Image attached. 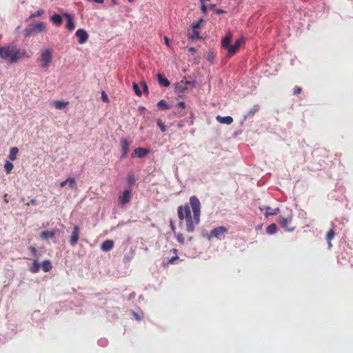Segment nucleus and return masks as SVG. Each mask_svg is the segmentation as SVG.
Segmentation results:
<instances>
[{
  "label": "nucleus",
  "mask_w": 353,
  "mask_h": 353,
  "mask_svg": "<svg viewBox=\"0 0 353 353\" xmlns=\"http://www.w3.org/2000/svg\"><path fill=\"white\" fill-rule=\"evenodd\" d=\"M179 220L186 221V231L192 233L200 221V201L196 196L190 197V203L178 207Z\"/></svg>",
  "instance_id": "1"
},
{
  "label": "nucleus",
  "mask_w": 353,
  "mask_h": 353,
  "mask_svg": "<svg viewBox=\"0 0 353 353\" xmlns=\"http://www.w3.org/2000/svg\"><path fill=\"white\" fill-rule=\"evenodd\" d=\"M0 58L10 64H15L21 60L29 59L30 54L24 48L14 43H8L0 47Z\"/></svg>",
  "instance_id": "2"
},
{
  "label": "nucleus",
  "mask_w": 353,
  "mask_h": 353,
  "mask_svg": "<svg viewBox=\"0 0 353 353\" xmlns=\"http://www.w3.org/2000/svg\"><path fill=\"white\" fill-rule=\"evenodd\" d=\"M39 67L43 70L49 68L52 62V51L49 48L42 50L39 56Z\"/></svg>",
  "instance_id": "3"
},
{
  "label": "nucleus",
  "mask_w": 353,
  "mask_h": 353,
  "mask_svg": "<svg viewBox=\"0 0 353 353\" xmlns=\"http://www.w3.org/2000/svg\"><path fill=\"white\" fill-rule=\"evenodd\" d=\"M45 29L44 23H37L31 25L28 29L25 30V37L32 35L34 33H40Z\"/></svg>",
  "instance_id": "4"
},
{
  "label": "nucleus",
  "mask_w": 353,
  "mask_h": 353,
  "mask_svg": "<svg viewBox=\"0 0 353 353\" xmlns=\"http://www.w3.org/2000/svg\"><path fill=\"white\" fill-rule=\"evenodd\" d=\"M52 22H73V17L68 13H63L62 14H54L50 18Z\"/></svg>",
  "instance_id": "5"
},
{
  "label": "nucleus",
  "mask_w": 353,
  "mask_h": 353,
  "mask_svg": "<svg viewBox=\"0 0 353 353\" xmlns=\"http://www.w3.org/2000/svg\"><path fill=\"white\" fill-rule=\"evenodd\" d=\"M278 223L281 225V228H284V230L289 232L294 230V227L291 225V216L288 218L281 216L278 218Z\"/></svg>",
  "instance_id": "6"
},
{
  "label": "nucleus",
  "mask_w": 353,
  "mask_h": 353,
  "mask_svg": "<svg viewBox=\"0 0 353 353\" xmlns=\"http://www.w3.org/2000/svg\"><path fill=\"white\" fill-rule=\"evenodd\" d=\"M200 26L201 23H195L192 26V28L188 30V39L191 41H196L197 39H200V36H199L198 29L200 28Z\"/></svg>",
  "instance_id": "7"
},
{
  "label": "nucleus",
  "mask_w": 353,
  "mask_h": 353,
  "mask_svg": "<svg viewBox=\"0 0 353 353\" xmlns=\"http://www.w3.org/2000/svg\"><path fill=\"white\" fill-rule=\"evenodd\" d=\"M227 233V228L224 226H218L216 228L212 229L209 234V238H219L223 234Z\"/></svg>",
  "instance_id": "8"
},
{
  "label": "nucleus",
  "mask_w": 353,
  "mask_h": 353,
  "mask_svg": "<svg viewBox=\"0 0 353 353\" xmlns=\"http://www.w3.org/2000/svg\"><path fill=\"white\" fill-rule=\"evenodd\" d=\"M79 240V227L74 226L73 227L72 233H71V236H70V245L74 247L78 243Z\"/></svg>",
  "instance_id": "9"
},
{
  "label": "nucleus",
  "mask_w": 353,
  "mask_h": 353,
  "mask_svg": "<svg viewBox=\"0 0 353 353\" xmlns=\"http://www.w3.org/2000/svg\"><path fill=\"white\" fill-rule=\"evenodd\" d=\"M131 199V191L125 190L123 191L122 195L119 197V203L121 205H125L130 202Z\"/></svg>",
  "instance_id": "10"
},
{
  "label": "nucleus",
  "mask_w": 353,
  "mask_h": 353,
  "mask_svg": "<svg viewBox=\"0 0 353 353\" xmlns=\"http://www.w3.org/2000/svg\"><path fill=\"white\" fill-rule=\"evenodd\" d=\"M149 153V150L143 148H137L132 152V157L143 158Z\"/></svg>",
  "instance_id": "11"
},
{
  "label": "nucleus",
  "mask_w": 353,
  "mask_h": 353,
  "mask_svg": "<svg viewBox=\"0 0 353 353\" xmlns=\"http://www.w3.org/2000/svg\"><path fill=\"white\" fill-rule=\"evenodd\" d=\"M129 146L130 143L129 141L123 138L122 140H121V148H122V156H121V158L124 159L128 155V152H129Z\"/></svg>",
  "instance_id": "12"
},
{
  "label": "nucleus",
  "mask_w": 353,
  "mask_h": 353,
  "mask_svg": "<svg viewBox=\"0 0 353 353\" xmlns=\"http://www.w3.org/2000/svg\"><path fill=\"white\" fill-rule=\"evenodd\" d=\"M76 37L79 38V44H83L88 40V33L83 29H79L76 31Z\"/></svg>",
  "instance_id": "13"
},
{
  "label": "nucleus",
  "mask_w": 353,
  "mask_h": 353,
  "mask_svg": "<svg viewBox=\"0 0 353 353\" xmlns=\"http://www.w3.org/2000/svg\"><path fill=\"white\" fill-rule=\"evenodd\" d=\"M170 252L174 254L172 258L168 259L165 261H163V267H168V265L173 263L174 261L179 260V256H177V250L175 248H172L170 250Z\"/></svg>",
  "instance_id": "14"
},
{
  "label": "nucleus",
  "mask_w": 353,
  "mask_h": 353,
  "mask_svg": "<svg viewBox=\"0 0 353 353\" xmlns=\"http://www.w3.org/2000/svg\"><path fill=\"white\" fill-rule=\"evenodd\" d=\"M222 48L225 49L227 50V54H228V57H231L234 55L238 50L240 48V46H230V44H227V47H222Z\"/></svg>",
  "instance_id": "15"
},
{
  "label": "nucleus",
  "mask_w": 353,
  "mask_h": 353,
  "mask_svg": "<svg viewBox=\"0 0 353 353\" xmlns=\"http://www.w3.org/2000/svg\"><path fill=\"white\" fill-rule=\"evenodd\" d=\"M113 249V241L106 240L101 243V250L104 252H108Z\"/></svg>",
  "instance_id": "16"
},
{
  "label": "nucleus",
  "mask_w": 353,
  "mask_h": 353,
  "mask_svg": "<svg viewBox=\"0 0 353 353\" xmlns=\"http://www.w3.org/2000/svg\"><path fill=\"white\" fill-rule=\"evenodd\" d=\"M334 236H336L334 230L333 228H331L330 230L326 233L325 236L326 242H327V247H329V249H331L332 248L331 241L334 238Z\"/></svg>",
  "instance_id": "17"
},
{
  "label": "nucleus",
  "mask_w": 353,
  "mask_h": 353,
  "mask_svg": "<svg viewBox=\"0 0 353 353\" xmlns=\"http://www.w3.org/2000/svg\"><path fill=\"white\" fill-rule=\"evenodd\" d=\"M157 81L158 84L162 87L167 88L170 85V81H168V79L163 77V74L160 73L157 74Z\"/></svg>",
  "instance_id": "18"
},
{
  "label": "nucleus",
  "mask_w": 353,
  "mask_h": 353,
  "mask_svg": "<svg viewBox=\"0 0 353 353\" xmlns=\"http://www.w3.org/2000/svg\"><path fill=\"white\" fill-rule=\"evenodd\" d=\"M67 185H69L70 189L75 188V180L72 178H68L66 180L60 182V187L61 188Z\"/></svg>",
  "instance_id": "19"
},
{
  "label": "nucleus",
  "mask_w": 353,
  "mask_h": 353,
  "mask_svg": "<svg viewBox=\"0 0 353 353\" xmlns=\"http://www.w3.org/2000/svg\"><path fill=\"white\" fill-rule=\"evenodd\" d=\"M68 105V101H53V107L57 110H63Z\"/></svg>",
  "instance_id": "20"
},
{
  "label": "nucleus",
  "mask_w": 353,
  "mask_h": 353,
  "mask_svg": "<svg viewBox=\"0 0 353 353\" xmlns=\"http://www.w3.org/2000/svg\"><path fill=\"white\" fill-rule=\"evenodd\" d=\"M216 121H219V123H220L230 125L232 123V118L230 116H227V117L217 116Z\"/></svg>",
  "instance_id": "21"
},
{
  "label": "nucleus",
  "mask_w": 353,
  "mask_h": 353,
  "mask_svg": "<svg viewBox=\"0 0 353 353\" xmlns=\"http://www.w3.org/2000/svg\"><path fill=\"white\" fill-rule=\"evenodd\" d=\"M232 38V32H227L226 36H225V37L222 38L221 47H227V45L230 44Z\"/></svg>",
  "instance_id": "22"
},
{
  "label": "nucleus",
  "mask_w": 353,
  "mask_h": 353,
  "mask_svg": "<svg viewBox=\"0 0 353 353\" xmlns=\"http://www.w3.org/2000/svg\"><path fill=\"white\" fill-rule=\"evenodd\" d=\"M54 236V230L43 231L39 234V237L42 239H53Z\"/></svg>",
  "instance_id": "23"
},
{
  "label": "nucleus",
  "mask_w": 353,
  "mask_h": 353,
  "mask_svg": "<svg viewBox=\"0 0 353 353\" xmlns=\"http://www.w3.org/2000/svg\"><path fill=\"white\" fill-rule=\"evenodd\" d=\"M265 210H266V213H265V216H266V217L270 216H274L277 213H279L278 208H272L269 206H267L266 208H265Z\"/></svg>",
  "instance_id": "24"
},
{
  "label": "nucleus",
  "mask_w": 353,
  "mask_h": 353,
  "mask_svg": "<svg viewBox=\"0 0 353 353\" xmlns=\"http://www.w3.org/2000/svg\"><path fill=\"white\" fill-rule=\"evenodd\" d=\"M39 267L42 268L44 272H49L52 266L51 265V262L49 260H46L42 262V263L39 264Z\"/></svg>",
  "instance_id": "25"
},
{
  "label": "nucleus",
  "mask_w": 353,
  "mask_h": 353,
  "mask_svg": "<svg viewBox=\"0 0 353 353\" xmlns=\"http://www.w3.org/2000/svg\"><path fill=\"white\" fill-rule=\"evenodd\" d=\"M39 263L37 261L34 260V262H32V265L30 266V272L32 274H37L39 272Z\"/></svg>",
  "instance_id": "26"
},
{
  "label": "nucleus",
  "mask_w": 353,
  "mask_h": 353,
  "mask_svg": "<svg viewBox=\"0 0 353 353\" xmlns=\"http://www.w3.org/2000/svg\"><path fill=\"white\" fill-rule=\"evenodd\" d=\"M17 152H19V149H17V148L13 147L10 148V156H8V158H10V161H14L16 159V155L17 154Z\"/></svg>",
  "instance_id": "27"
},
{
  "label": "nucleus",
  "mask_w": 353,
  "mask_h": 353,
  "mask_svg": "<svg viewBox=\"0 0 353 353\" xmlns=\"http://www.w3.org/2000/svg\"><path fill=\"white\" fill-rule=\"evenodd\" d=\"M266 232L270 235L275 234V232H276V225L274 223L268 225V226L266 228Z\"/></svg>",
  "instance_id": "28"
},
{
  "label": "nucleus",
  "mask_w": 353,
  "mask_h": 353,
  "mask_svg": "<svg viewBox=\"0 0 353 353\" xmlns=\"http://www.w3.org/2000/svg\"><path fill=\"white\" fill-rule=\"evenodd\" d=\"M13 168L14 165L10 161H6V163H4V172H6V174H10Z\"/></svg>",
  "instance_id": "29"
},
{
  "label": "nucleus",
  "mask_w": 353,
  "mask_h": 353,
  "mask_svg": "<svg viewBox=\"0 0 353 353\" xmlns=\"http://www.w3.org/2000/svg\"><path fill=\"white\" fill-rule=\"evenodd\" d=\"M157 108L161 110L170 109V106L164 100L159 101V102L157 103Z\"/></svg>",
  "instance_id": "30"
},
{
  "label": "nucleus",
  "mask_w": 353,
  "mask_h": 353,
  "mask_svg": "<svg viewBox=\"0 0 353 353\" xmlns=\"http://www.w3.org/2000/svg\"><path fill=\"white\" fill-rule=\"evenodd\" d=\"M259 110V105H255L248 112L247 117H252Z\"/></svg>",
  "instance_id": "31"
},
{
  "label": "nucleus",
  "mask_w": 353,
  "mask_h": 353,
  "mask_svg": "<svg viewBox=\"0 0 353 353\" xmlns=\"http://www.w3.org/2000/svg\"><path fill=\"white\" fill-rule=\"evenodd\" d=\"M132 90H134V92H135V94L138 97H140L142 94L141 90L139 88V85L136 83H132Z\"/></svg>",
  "instance_id": "32"
},
{
  "label": "nucleus",
  "mask_w": 353,
  "mask_h": 353,
  "mask_svg": "<svg viewBox=\"0 0 353 353\" xmlns=\"http://www.w3.org/2000/svg\"><path fill=\"white\" fill-rule=\"evenodd\" d=\"M157 126H158V128H159V129H161V132H166V126L165 125H163V121L160 119H157Z\"/></svg>",
  "instance_id": "33"
},
{
  "label": "nucleus",
  "mask_w": 353,
  "mask_h": 353,
  "mask_svg": "<svg viewBox=\"0 0 353 353\" xmlns=\"http://www.w3.org/2000/svg\"><path fill=\"white\" fill-rule=\"evenodd\" d=\"M243 42H245V40H243V38L241 37V38L238 39L237 40H236V41H234V43H233V45H231V46L241 47V45L243 44Z\"/></svg>",
  "instance_id": "34"
},
{
  "label": "nucleus",
  "mask_w": 353,
  "mask_h": 353,
  "mask_svg": "<svg viewBox=\"0 0 353 353\" xmlns=\"http://www.w3.org/2000/svg\"><path fill=\"white\" fill-rule=\"evenodd\" d=\"M127 182L129 185H133L134 183V176L132 174L127 176Z\"/></svg>",
  "instance_id": "35"
},
{
  "label": "nucleus",
  "mask_w": 353,
  "mask_h": 353,
  "mask_svg": "<svg viewBox=\"0 0 353 353\" xmlns=\"http://www.w3.org/2000/svg\"><path fill=\"white\" fill-rule=\"evenodd\" d=\"M176 241L181 245L184 244V238L181 233H179L178 235H176Z\"/></svg>",
  "instance_id": "36"
},
{
  "label": "nucleus",
  "mask_w": 353,
  "mask_h": 353,
  "mask_svg": "<svg viewBox=\"0 0 353 353\" xmlns=\"http://www.w3.org/2000/svg\"><path fill=\"white\" fill-rule=\"evenodd\" d=\"M43 13H44V10L42 9H40V10H37L36 12L32 14L30 17L31 18V17H39V16L42 15Z\"/></svg>",
  "instance_id": "37"
},
{
  "label": "nucleus",
  "mask_w": 353,
  "mask_h": 353,
  "mask_svg": "<svg viewBox=\"0 0 353 353\" xmlns=\"http://www.w3.org/2000/svg\"><path fill=\"white\" fill-rule=\"evenodd\" d=\"M141 85H143V93L148 94V87H147V84L145 83V82L143 81V83H141Z\"/></svg>",
  "instance_id": "38"
},
{
  "label": "nucleus",
  "mask_w": 353,
  "mask_h": 353,
  "mask_svg": "<svg viewBox=\"0 0 353 353\" xmlns=\"http://www.w3.org/2000/svg\"><path fill=\"white\" fill-rule=\"evenodd\" d=\"M101 100H103V103L108 102V97H107V94H105L104 92H101Z\"/></svg>",
  "instance_id": "39"
},
{
  "label": "nucleus",
  "mask_w": 353,
  "mask_h": 353,
  "mask_svg": "<svg viewBox=\"0 0 353 353\" xmlns=\"http://www.w3.org/2000/svg\"><path fill=\"white\" fill-rule=\"evenodd\" d=\"M181 84H183V81H181V83H179L178 85H176V88H178V90L180 92H182L185 90V87H182V85H181Z\"/></svg>",
  "instance_id": "40"
},
{
  "label": "nucleus",
  "mask_w": 353,
  "mask_h": 353,
  "mask_svg": "<svg viewBox=\"0 0 353 353\" xmlns=\"http://www.w3.org/2000/svg\"><path fill=\"white\" fill-rule=\"evenodd\" d=\"M29 250L32 253V255L35 256L37 254V249L34 246H30Z\"/></svg>",
  "instance_id": "41"
},
{
  "label": "nucleus",
  "mask_w": 353,
  "mask_h": 353,
  "mask_svg": "<svg viewBox=\"0 0 353 353\" xmlns=\"http://www.w3.org/2000/svg\"><path fill=\"white\" fill-rule=\"evenodd\" d=\"M301 92V88L300 87H297L294 90V95L299 94Z\"/></svg>",
  "instance_id": "42"
},
{
  "label": "nucleus",
  "mask_w": 353,
  "mask_h": 353,
  "mask_svg": "<svg viewBox=\"0 0 353 353\" xmlns=\"http://www.w3.org/2000/svg\"><path fill=\"white\" fill-rule=\"evenodd\" d=\"M66 28L68 30H72L74 28V23H66Z\"/></svg>",
  "instance_id": "43"
},
{
  "label": "nucleus",
  "mask_w": 353,
  "mask_h": 353,
  "mask_svg": "<svg viewBox=\"0 0 353 353\" xmlns=\"http://www.w3.org/2000/svg\"><path fill=\"white\" fill-rule=\"evenodd\" d=\"M185 107V105H184L183 102L178 103V105H176V108H178L184 109Z\"/></svg>",
  "instance_id": "44"
},
{
  "label": "nucleus",
  "mask_w": 353,
  "mask_h": 353,
  "mask_svg": "<svg viewBox=\"0 0 353 353\" xmlns=\"http://www.w3.org/2000/svg\"><path fill=\"white\" fill-rule=\"evenodd\" d=\"M36 203H37V201L35 199H31V200H30V202L28 203V204H26V205H34Z\"/></svg>",
  "instance_id": "45"
},
{
  "label": "nucleus",
  "mask_w": 353,
  "mask_h": 353,
  "mask_svg": "<svg viewBox=\"0 0 353 353\" xmlns=\"http://www.w3.org/2000/svg\"><path fill=\"white\" fill-rule=\"evenodd\" d=\"M164 43L168 47V38L167 36H164Z\"/></svg>",
  "instance_id": "46"
},
{
  "label": "nucleus",
  "mask_w": 353,
  "mask_h": 353,
  "mask_svg": "<svg viewBox=\"0 0 353 353\" xmlns=\"http://www.w3.org/2000/svg\"><path fill=\"white\" fill-rule=\"evenodd\" d=\"M188 52H190L191 53H194L195 52V48H194L193 47H191V48H188Z\"/></svg>",
  "instance_id": "47"
},
{
  "label": "nucleus",
  "mask_w": 353,
  "mask_h": 353,
  "mask_svg": "<svg viewBox=\"0 0 353 353\" xmlns=\"http://www.w3.org/2000/svg\"><path fill=\"white\" fill-rule=\"evenodd\" d=\"M175 114H178L179 117H181V116L184 115V112H181L180 111L175 112Z\"/></svg>",
  "instance_id": "48"
},
{
  "label": "nucleus",
  "mask_w": 353,
  "mask_h": 353,
  "mask_svg": "<svg viewBox=\"0 0 353 353\" xmlns=\"http://www.w3.org/2000/svg\"><path fill=\"white\" fill-rule=\"evenodd\" d=\"M92 1L97 3H102L103 2V0H92Z\"/></svg>",
  "instance_id": "49"
},
{
  "label": "nucleus",
  "mask_w": 353,
  "mask_h": 353,
  "mask_svg": "<svg viewBox=\"0 0 353 353\" xmlns=\"http://www.w3.org/2000/svg\"><path fill=\"white\" fill-rule=\"evenodd\" d=\"M182 127H183V123H182V122L179 123H178V128H182Z\"/></svg>",
  "instance_id": "50"
},
{
  "label": "nucleus",
  "mask_w": 353,
  "mask_h": 353,
  "mask_svg": "<svg viewBox=\"0 0 353 353\" xmlns=\"http://www.w3.org/2000/svg\"><path fill=\"white\" fill-rule=\"evenodd\" d=\"M201 9H202V10H203V12H205V9H206L205 6L203 4V5H202V7H201Z\"/></svg>",
  "instance_id": "51"
},
{
  "label": "nucleus",
  "mask_w": 353,
  "mask_h": 353,
  "mask_svg": "<svg viewBox=\"0 0 353 353\" xmlns=\"http://www.w3.org/2000/svg\"><path fill=\"white\" fill-rule=\"evenodd\" d=\"M196 22H199V23L203 22V19H199Z\"/></svg>",
  "instance_id": "52"
},
{
  "label": "nucleus",
  "mask_w": 353,
  "mask_h": 353,
  "mask_svg": "<svg viewBox=\"0 0 353 353\" xmlns=\"http://www.w3.org/2000/svg\"><path fill=\"white\" fill-rule=\"evenodd\" d=\"M216 12L218 13V14H220V13H222L223 11L221 10H218L216 11Z\"/></svg>",
  "instance_id": "53"
},
{
  "label": "nucleus",
  "mask_w": 353,
  "mask_h": 353,
  "mask_svg": "<svg viewBox=\"0 0 353 353\" xmlns=\"http://www.w3.org/2000/svg\"><path fill=\"white\" fill-rule=\"evenodd\" d=\"M112 3L115 4L116 3V0H112Z\"/></svg>",
  "instance_id": "54"
},
{
  "label": "nucleus",
  "mask_w": 353,
  "mask_h": 353,
  "mask_svg": "<svg viewBox=\"0 0 353 353\" xmlns=\"http://www.w3.org/2000/svg\"><path fill=\"white\" fill-rule=\"evenodd\" d=\"M129 2L132 3L133 2L134 0H128Z\"/></svg>",
  "instance_id": "55"
}]
</instances>
